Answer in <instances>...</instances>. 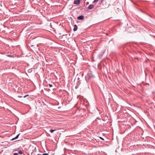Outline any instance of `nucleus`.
<instances>
[{
	"label": "nucleus",
	"mask_w": 155,
	"mask_h": 155,
	"mask_svg": "<svg viewBox=\"0 0 155 155\" xmlns=\"http://www.w3.org/2000/svg\"><path fill=\"white\" fill-rule=\"evenodd\" d=\"M95 0L96 1V2H97L99 1V0Z\"/></svg>",
	"instance_id": "nucleus-18"
},
{
	"label": "nucleus",
	"mask_w": 155,
	"mask_h": 155,
	"mask_svg": "<svg viewBox=\"0 0 155 155\" xmlns=\"http://www.w3.org/2000/svg\"><path fill=\"white\" fill-rule=\"evenodd\" d=\"M94 6V5L93 4L90 5L88 7V8L89 10H91L93 9Z\"/></svg>",
	"instance_id": "nucleus-4"
},
{
	"label": "nucleus",
	"mask_w": 155,
	"mask_h": 155,
	"mask_svg": "<svg viewBox=\"0 0 155 155\" xmlns=\"http://www.w3.org/2000/svg\"><path fill=\"white\" fill-rule=\"evenodd\" d=\"M18 153H19V154H21L22 153V152L21 150L19 151L18 152Z\"/></svg>",
	"instance_id": "nucleus-8"
},
{
	"label": "nucleus",
	"mask_w": 155,
	"mask_h": 155,
	"mask_svg": "<svg viewBox=\"0 0 155 155\" xmlns=\"http://www.w3.org/2000/svg\"><path fill=\"white\" fill-rule=\"evenodd\" d=\"M8 56L10 57V56H11L10 55H8Z\"/></svg>",
	"instance_id": "nucleus-20"
},
{
	"label": "nucleus",
	"mask_w": 155,
	"mask_h": 155,
	"mask_svg": "<svg viewBox=\"0 0 155 155\" xmlns=\"http://www.w3.org/2000/svg\"><path fill=\"white\" fill-rule=\"evenodd\" d=\"M49 86L50 87H52V85L51 84H49Z\"/></svg>",
	"instance_id": "nucleus-12"
},
{
	"label": "nucleus",
	"mask_w": 155,
	"mask_h": 155,
	"mask_svg": "<svg viewBox=\"0 0 155 155\" xmlns=\"http://www.w3.org/2000/svg\"><path fill=\"white\" fill-rule=\"evenodd\" d=\"M20 134H18V135H17L16 136V137H14V138H13L11 140H15V139H17L18 138V137H19V136Z\"/></svg>",
	"instance_id": "nucleus-6"
},
{
	"label": "nucleus",
	"mask_w": 155,
	"mask_h": 155,
	"mask_svg": "<svg viewBox=\"0 0 155 155\" xmlns=\"http://www.w3.org/2000/svg\"><path fill=\"white\" fill-rule=\"evenodd\" d=\"M42 155H49L48 153H44L42 154Z\"/></svg>",
	"instance_id": "nucleus-10"
},
{
	"label": "nucleus",
	"mask_w": 155,
	"mask_h": 155,
	"mask_svg": "<svg viewBox=\"0 0 155 155\" xmlns=\"http://www.w3.org/2000/svg\"><path fill=\"white\" fill-rule=\"evenodd\" d=\"M95 2H96V1L94 0V1H93V3H94Z\"/></svg>",
	"instance_id": "nucleus-15"
},
{
	"label": "nucleus",
	"mask_w": 155,
	"mask_h": 155,
	"mask_svg": "<svg viewBox=\"0 0 155 155\" xmlns=\"http://www.w3.org/2000/svg\"><path fill=\"white\" fill-rule=\"evenodd\" d=\"M89 2H86V4H87V5H88V4H89Z\"/></svg>",
	"instance_id": "nucleus-17"
},
{
	"label": "nucleus",
	"mask_w": 155,
	"mask_h": 155,
	"mask_svg": "<svg viewBox=\"0 0 155 155\" xmlns=\"http://www.w3.org/2000/svg\"><path fill=\"white\" fill-rule=\"evenodd\" d=\"M13 155H18V153H14Z\"/></svg>",
	"instance_id": "nucleus-9"
},
{
	"label": "nucleus",
	"mask_w": 155,
	"mask_h": 155,
	"mask_svg": "<svg viewBox=\"0 0 155 155\" xmlns=\"http://www.w3.org/2000/svg\"><path fill=\"white\" fill-rule=\"evenodd\" d=\"M23 155H25V154H24Z\"/></svg>",
	"instance_id": "nucleus-21"
},
{
	"label": "nucleus",
	"mask_w": 155,
	"mask_h": 155,
	"mask_svg": "<svg viewBox=\"0 0 155 155\" xmlns=\"http://www.w3.org/2000/svg\"><path fill=\"white\" fill-rule=\"evenodd\" d=\"M56 130H53V129H50L49 130V131L51 133H52L54 131Z\"/></svg>",
	"instance_id": "nucleus-7"
},
{
	"label": "nucleus",
	"mask_w": 155,
	"mask_h": 155,
	"mask_svg": "<svg viewBox=\"0 0 155 155\" xmlns=\"http://www.w3.org/2000/svg\"><path fill=\"white\" fill-rule=\"evenodd\" d=\"M84 16H83L82 15H81V16H79L77 18V19L78 20H82L84 19Z\"/></svg>",
	"instance_id": "nucleus-3"
},
{
	"label": "nucleus",
	"mask_w": 155,
	"mask_h": 155,
	"mask_svg": "<svg viewBox=\"0 0 155 155\" xmlns=\"http://www.w3.org/2000/svg\"><path fill=\"white\" fill-rule=\"evenodd\" d=\"M18 97L19 98H21V97H22V96H19Z\"/></svg>",
	"instance_id": "nucleus-16"
},
{
	"label": "nucleus",
	"mask_w": 155,
	"mask_h": 155,
	"mask_svg": "<svg viewBox=\"0 0 155 155\" xmlns=\"http://www.w3.org/2000/svg\"><path fill=\"white\" fill-rule=\"evenodd\" d=\"M74 27L73 29V30L74 31H75L77 30L78 29V26L76 25H74Z\"/></svg>",
	"instance_id": "nucleus-5"
},
{
	"label": "nucleus",
	"mask_w": 155,
	"mask_h": 155,
	"mask_svg": "<svg viewBox=\"0 0 155 155\" xmlns=\"http://www.w3.org/2000/svg\"><path fill=\"white\" fill-rule=\"evenodd\" d=\"M29 96V95H26L24 96L23 97H24V98H25V97H27V96Z\"/></svg>",
	"instance_id": "nucleus-11"
},
{
	"label": "nucleus",
	"mask_w": 155,
	"mask_h": 155,
	"mask_svg": "<svg viewBox=\"0 0 155 155\" xmlns=\"http://www.w3.org/2000/svg\"><path fill=\"white\" fill-rule=\"evenodd\" d=\"M87 76L89 78L94 77V76L93 75L91 72H89L88 73Z\"/></svg>",
	"instance_id": "nucleus-1"
},
{
	"label": "nucleus",
	"mask_w": 155,
	"mask_h": 155,
	"mask_svg": "<svg viewBox=\"0 0 155 155\" xmlns=\"http://www.w3.org/2000/svg\"><path fill=\"white\" fill-rule=\"evenodd\" d=\"M105 0H101V2L103 3Z\"/></svg>",
	"instance_id": "nucleus-14"
},
{
	"label": "nucleus",
	"mask_w": 155,
	"mask_h": 155,
	"mask_svg": "<svg viewBox=\"0 0 155 155\" xmlns=\"http://www.w3.org/2000/svg\"><path fill=\"white\" fill-rule=\"evenodd\" d=\"M81 0H74V4H76L77 5H79L80 3Z\"/></svg>",
	"instance_id": "nucleus-2"
},
{
	"label": "nucleus",
	"mask_w": 155,
	"mask_h": 155,
	"mask_svg": "<svg viewBox=\"0 0 155 155\" xmlns=\"http://www.w3.org/2000/svg\"><path fill=\"white\" fill-rule=\"evenodd\" d=\"M99 138H100V139H101L102 140H104V139L103 138L101 137H100Z\"/></svg>",
	"instance_id": "nucleus-13"
},
{
	"label": "nucleus",
	"mask_w": 155,
	"mask_h": 155,
	"mask_svg": "<svg viewBox=\"0 0 155 155\" xmlns=\"http://www.w3.org/2000/svg\"><path fill=\"white\" fill-rule=\"evenodd\" d=\"M37 155H42V154H38Z\"/></svg>",
	"instance_id": "nucleus-19"
}]
</instances>
